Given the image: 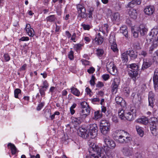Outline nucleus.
Instances as JSON below:
<instances>
[{"mask_svg":"<svg viewBox=\"0 0 158 158\" xmlns=\"http://www.w3.org/2000/svg\"><path fill=\"white\" fill-rule=\"evenodd\" d=\"M114 138L117 142L120 143L128 142L131 139L129 133L123 130L116 131Z\"/></svg>","mask_w":158,"mask_h":158,"instance_id":"4","label":"nucleus"},{"mask_svg":"<svg viewBox=\"0 0 158 158\" xmlns=\"http://www.w3.org/2000/svg\"><path fill=\"white\" fill-rule=\"evenodd\" d=\"M56 19V18L54 15H50L46 18V20L47 22H53L55 21Z\"/></svg>","mask_w":158,"mask_h":158,"instance_id":"36","label":"nucleus"},{"mask_svg":"<svg viewBox=\"0 0 158 158\" xmlns=\"http://www.w3.org/2000/svg\"><path fill=\"white\" fill-rule=\"evenodd\" d=\"M106 69L107 71L112 75H115L117 72V70L115 66L111 61L107 63Z\"/></svg>","mask_w":158,"mask_h":158,"instance_id":"8","label":"nucleus"},{"mask_svg":"<svg viewBox=\"0 0 158 158\" xmlns=\"http://www.w3.org/2000/svg\"><path fill=\"white\" fill-rule=\"evenodd\" d=\"M135 6V5L134 3L133 2V1L132 0L130 2H129L128 4L127 5L126 7L127 8L128 7H134Z\"/></svg>","mask_w":158,"mask_h":158,"instance_id":"51","label":"nucleus"},{"mask_svg":"<svg viewBox=\"0 0 158 158\" xmlns=\"http://www.w3.org/2000/svg\"><path fill=\"white\" fill-rule=\"evenodd\" d=\"M120 82V80L119 78H115L114 79L111 85V91L113 93L115 94L117 92Z\"/></svg>","mask_w":158,"mask_h":158,"instance_id":"9","label":"nucleus"},{"mask_svg":"<svg viewBox=\"0 0 158 158\" xmlns=\"http://www.w3.org/2000/svg\"><path fill=\"white\" fill-rule=\"evenodd\" d=\"M129 76L134 81L136 80L138 78V72L137 71H133L129 69L128 70Z\"/></svg>","mask_w":158,"mask_h":158,"instance_id":"22","label":"nucleus"},{"mask_svg":"<svg viewBox=\"0 0 158 158\" xmlns=\"http://www.w3.org/2000/svg\"><path fill=\"white\" fill-rule=\"evenodd\" d=\"M122 152L124 155L127 156H130L132 154L131 148L128 147H125L123 148L122 150Z\"/></svg>","mask_w":158,"mask_h":158,"instance_id":"26","label":"nucleus"},{"mask_svg":"<svg viewBox=\"0 0 158 158\" xmlns=\"http://www.w3.org/2000/svg\"><path fill=\"white\" fill-rule=\"evenodd\" d=\"M68 57L71 60H72L73 58V51L71 50L68 54Z\"/></svg>","mask_w":158,"mask_h":158,"instance_id":"58","label":"nucleus"},{"mask_svg":"<svg viewBox=\"0 0 158 158\" xmlns=\"http://www.w3.org/2000/svg\"><path fill=\"white\" fill-rule=\"evenodd\" d=\"M128 54L127 51L122 53L121 54V58L123 62H127L128 60Z\"/></svg>","mask_w":158,"mask_h":158,"instance_id":"32","label":"nucleus"},{"mask_svg":"<svg viewBox=\"0 0 158 158\" xmlns=\"http://www.w3.org/2000/svg\"><path fill=\"white\" fill-rule=\"evenodd\" d=\"M102 77L104 81H106L110 78V76L108 74H104L102 76Z\"/></svg>","mask_w":158,"mask_h":158,"instance_id":"49","label":"nucleus"},{"mask_svg":"<svg viewBox=\"0 0 158 158\" xmlns=\"http://www.w3.org/2000/svg\"><path fill=\"white\" fill-rule=\"evenodd\" d=\"M110 123L107 121L101 120L100 124V129L101 133L103 135L107 134L110 130Z\"/></svg>","mask_w":158,"mask_h":158,"instance_id":"5","label":"nucleus"},{"mask_svg":"<svg viewBox=\"0 0 158 158\" xmlns=\"http://www.w3.org/2000/svg\"><path fill=\"white\" fill-rule=\"evenodd\" d=\"M81 26L85 30H89L91 27L88 24H81Z\"/></svg>","mask_w":158,"mask_h":158,"instance_id":"48","label":"nucleus"},{"mask_svg":"<svg viewBox=\"0 0 158 158\" xmlns=\"http://www.w3.org/2000/svg\"><path fill=\"white\" fill-rule=\"evenodd\" d=\"M104 142L108 148L113 149L116 146L115 143L112 139L109 137H106L104 138Z\"/></svg>","mask_w":158,"mask_h":158,"instance_id":"10","label":"nucleus"},{"mask_svg":"<svg viewBox=\"0 0 158 158\" xmlns=\"http://www.w3.org/2000/svg\"><path fill=\"white\" fill-rule=\"evenodd\" d=\"M90 158H106L102 147H99L89 140L88 143Z\"/></svg>","mask_w":158,"mask_h":158,"instance_id":"2","label":"nucleus"},{"mask_svg":"<svg viewBox=\"0 0 158 158\" xmlns=\"http://www.w3.org/2000/svg\"><path fill=\"white\" fill-rule=\"evenodd\" d=\"M153 78L158 79V68L155 70Z\"/></svg>","mask_w":158,"mask_h":158,"instance_id":"61","label":"nucleus"},{"mask_svg":"<svg viewBox=\"0 0 158 158\" xmlns=\"http://www.w3.org/2000/svg\"><path fill=\"white\" fill-rule=\"evenodd\" d=\"M139 28L138 27H135L132 29V32L133 36L135 38H137L139 35Z\"/></svg>","mask_w":158,"mask_h":158,"instance_id":"33","label":"nucleus"},{"mask_svg":"<svg viewBox=\"0 0 158 158\" xmlns=\"http://www.w3.org/2000/svg\"><path fill=\"white\" fill-rule=\"evenodd\" d=\"M151 64V62L149 60L145 59L143 60V62L142 65V69H144L149 67Z\"/></svg>","mask_w":158,"mask_h":158,"instance_id":"28","label":"nucleus"},{"mask_svg":"<svg viewBox=\"0 0 158 158\" xmlns=\"http://www.w3.org/2000/svg\"><path fill=\"white\" fill-rule=\"evenodd\" d=\"M128 55L132 59H134L136 58L137 56V53L136 51L132 50H130L127 51Z\"/></svg>","mask_w":158,"mask_h":158,"instance_id":"31","label":"nucleus"},{"mask_svg":"<svg viewBox=\"0 0 158 158\" xmlns=\"http://www.w3.org/2000/svg\"><path fill=\"white\" fill-rule=\"evenodd\" d=\"M94 40L97 44H100L102 43L103 40V38L101 36L100 33H98L96 35Z\"/></svg>","mask_w":158,"mask_h":158,"instance_id":"23","label":"nucleus"},{"mask_svg":"<svg viewBox=\"0 0 158 158\" xmlns=\"http://www.w3.org/2000/svg\"><path fill=\"white\" fill-rule=\"evenodd\" d=\"M90 112V108H88V109H82L80 113V118L84 119L87 115L89 114Z\"/></svg>","mask_w":158,"mask_h":158,"instance_id":"14","label":"nucleus"},{"mask_svg":"<svg viewBox=\"0 0 158 158\" xmlns=\"http://www.w3.org/2000/svg\"><path fill=\"white\" fill-rule=\"evenodd\" d=\"M26 32L30 36L33 37L35 35V32L33 29L31 27L29 24H27L25 28Z\"/></svg>","mask_w":158,"mask_h":158,"instance_id":"16","label":"nucleus"},{"mask_svg":"<svg viewBox=\"0 0 158 158\" xmlns=\"http://www.w3.org/2000/svg\"><path fill=\"white\" fill-rule=\"evenodd\" d=\"M136 121L138 123L145 125H147L149 123L148 118L145 117H143L142 118H138Z\"/></svg>","mask_w":158,"mask_h":158,"instance_id":"21","label":"nucleus"},{"mask_svg":"<svg viewBox=\"0 0 158 158\" xmlns=\"http://www.w3.org/2000/svg\"><path fill=\"white\" fill-rule=\"evenodd\" d=\"M136 110L135 108H131L129 110L119 109L118 115L121 119H126L129 121L134 120L136 117Z\"/></svg>","mask_w":158,"mask_h":158,"instance_id":"3","label":"nucleus"},{"mask_svg":"<svg viewBox=\"0 0 158 158\" xmlns=\"http://www.w3.org/2000/svg\"><path fill=\"white\" fill-rule=\"evenodd\" d=\"M139 55L145 57L147 55V53L146 51H142L139 54Z\"/></svg>","mask_w":158,"mask_h":158,"instance_id":"63","label":"nucleus"},{"mask_svg":"<svg viewBox=\"0 0 158 158\" xmlns=\"http://www.w3.org/2000/svg\"><path fill=\"white\" fill-rule=\"evenodd\" d=\"M98 131L97 125L94 123L90 125L88 130L82 127L80 128L78 133L80 136L86 139L89 137L92 139H94L97 135Z\"/></svg>","mask_w":158,"mask_h":158,"instance_id":"1","label":"nucleus"},{"mask_svg":"<svg viewBox=\"0 0 158 158\" xmlns=\"http://www.w3.org/2000/svg\"><path fill=\"white\" fill-rule=\"evenodd\" d=\"M94 11V9L93 8L90 7L89 8L88 11L89 13L87 15H88V17L89 18H92L93 12Z\"/></svg>","mask_w":158,"mask_h":158,"instance_id":"45","label":"nucleus"},{"mask_svg":"<svg viewBox=\"0 0 158 158\" xmlns=\"http://www.w3.org/2000/svg\"><path fill=\"white\" fill-rule=\"evenodd\" d=\"M49 86V85L47 81L45 80L43 82V86H42V88L47 89Z\"/></svg>","mask_w":158,"mask_h":158,"instance_id":"53","label":"nucleus"},{"mask_svg":"<svg viewBox=\"0 0 158 158\" xmlns=\"http://www.w3.org/2000/svg\"><path fill=\"white\" fill-rule=\"evenodd\" d=\"M46 89L41 88L40 89L39 91L40 94L42 96H44L45 95V91Z\"/></svg>","mask_w":158,"mask_h":158,"instance_id":"55","label":"nucleus"},{"mask_svg":"<svg viewBox=\"0 0 158 158\" xmlns=\"http://www.w3.org/2000/svg\"><path fill=\"white\" fill-rule=\"evenodd\" d=\"M102 116V114L100 113V111H97L94 112V116L92 117V118L97 120L100 118Z\"/></svg>","mask_w":158,"mask_h":158,"instance_id":"39","label":"nucleus"},{"mask_svg":"<svg viewBox=\"0 0 158 158\" xmlns=\"http://www.w3.org/2000/svg\"><path fill=\"white\" fill-rule=\"evenodd\" d=\"M127 67L128 68H130L131 69L133 70V71H136L138 70L139 66L135 64H128L127 65Z\"/></svg>","mask_w":158,"mask_h":158,"instance_id":"37","label":"nucleus"},{"mask_svg":"<svg viewBox=\"0 0 158 158\" xmlns=\"http://www.w3.org/2000/svg\"><path fill=\"white\" fill-rule=\"evenodd\" d=\"M131 96L133 98V102L139 104L141 103L142 99L140 94H136L135 93H133Z\"/></svg>","mask_w":158,"mask_h":158,"instance_id":"13","label":"nucleus"},{"mask_svg":"<svg viewBox=\"0 0 158 158\" xmlns=\"http://www.w3.org/2000/svg\"><path fill=\"white\" fill-rule=\"evenodd\" d=\"M4 57L6 61H8L10 60V57L8 54H4Z\"/></svg>","mask_w":158,"mask_h":158,"instance_id":"59","label":"nucleus"},{"mask_svg":"<svg viewBox=\"0 0 158 158\" xmlns=\"http://www.w3.org/2000/svg\"><path fill=\"white\" fill-rule=\"evenodd\" d=\"M21 90L19 89H16L14 90L15 97L16 98H19L18 95L21 93Z\"/></svg>","mask_w":158,"mask_h":158,"instance_id":"42","label":"nucleus"},{"mask_svg":"<svg viewBox=\"0 0 158 158\" xmlns=\"http://www.w3.org/2000/svg\"><path fill=\"white\" fill-rule=\"evenodd\" d=\"M149 123L152 133L154 136L157 135L158 134V128L157 127L158 122L157 118L155 117L151 118Z\"/></svg>","mask_w":158,"mask_h":158,"instance_id":"6","label":"nucleus"},{"mask_svg":"<svg viewBox=\"0 0 158 158\" xmlns=\"http://www.w3.org/2000/svg\"><path fill=\"white\" fill-rule=\"evenodd\" d=\"M29 40V38L28 37H23L19 39V42L21 41H27Z\"/></svg>","mask_w":158,"mask_h":158,"instance_id":"60","label":"nucleus"},{"mask_svg":"<svg viewBox=\"0 0 158 158\" xmlns=\"http://www.w3.org/2000/svg\"><path fill=\"white\" fill-rule=\"evenodd\" d=\"M154 97V94L152 92H149L148 96L149 105L152 108L153 107L154 101H155Z\"/></svg>","mask_w":158,"mask_h":158,"instance_id":"20","label":"nucleus"},{"mask_svg":"<svg viewBox=\"0 0 158 158\" xmlns=\"http://www.w3.org/2000/svg\"><path fill=\"white\" fill-rule=\"evenodd\" d=\"M154 88L155 90H157L158 88V79L153 78Z\"/></svg>","mask_w":158,"mask_h":158,"instance_id":"41","label":"nucleus"},{"mask_svg":"<svg viewBox=\"0 0 158 158\" xmlns=\"http://www.w3.org/2000/svg\"><path fill=\"white\" fill-rule=\"evenodd\" d=\"M153 60L158 64V50H157L154 53Z\"/></svg>","mask_w":158,"mask_h":158,"instance_id":"43","label":"nucleus"},{"mask_svg":"<svg viewBox=\"0 0 158 158\" xmlns=\"http://www.w3.org/2000/svg\"><path fill=\"white\" fill-rule=\"evenodd\" d=\"M70 89L71 92L74 95L77 96H79L80 95V92L76 88H75L74 87H72Z\"/></svg>","mask_w":158,"mask_h":158,"instance_id":"34","label":"nucleus"},{"mask_svg":"<svg viewBox=\"0 0 158 158\" xmlns=\"http://www.w3.org/2000/svg\"><path fill=\"white\" fill-rule=\"evenodd\" d=\"M81 105L82 109H88V108H89L88 106V104L85 102H81Z\"/></svg>","mask_w":158,"mask_h":158,"instance_id":"47","label":"nucleus"},{"mask_svg":"<svg viewBox=\"0 0 158 158\" xmlns=\"http://www.w3.org/2000/svg\"><path fill=\"white\" fill-rule=\"evenodd\" d=\"M120 15L118 13H114L112 14L111 19L113 22H118L120 20Z\"/></svg>","mask_w":158,"mask_h":158,"instance_id":"27","label":"nucleus"},{"mask_svg":"<svg viewBox=\"0 0 158 158\" xmlns=\"http://www.w3.org/2000/svg\"><path fill=\"white\" fill-rule=\"evenodd\" d=\"M120 32L122 33L126 38L128 37V30L126 26H124L120 27Z\"/></svg>","mask_w":158,"mask_h":158,"instance_id":"29","label":"nucleus"},{"mask_svg":"<svg viewBox=\"0 0 158 158\" xmlns=\"http://www.w3.org/2000/svg\"><path fill=\"white\" fill-rule=\"evenodd\" d=\"M136 129L138 133L140 136L141 137L143 136L144 134V132L143 131L142 128L139 126H136Z\"/></svg>","mask_w":158,"mask_h":158,"instance_id":"38","label":"nucleus"},{"mask_svg":"<svg viewBox=\"0 0 158 158\" xmlns=\"http://www.w3.org/2000/svg\"><path fill=\"white\" fill-rule=\"evenodd\" d=\"M123 92L125 94H126V95L127 96L130 93L129 89L128 87H125L124 88Z\"/></svg>","mask_w":158,"mask_h":158,"instance_id":"57","label":"nucleus"},{"mask_svg":"<svg viewBox=\"0 0 158 158\" xmlns=\"http://www.w3.org/2000/svg\"><path fill=\"white\" fill-rule=\"evenodd\" d=\"M109 41L111 44V48L114 52L117 51V45L115 43V37L113 35H110Z\"/></svg>","mask_w":158,"mask_h":158,"instance_id":"11","label":"nucleus"},{"mask_svg":"<svg viewBox=\"0 0 158 158\" xmlns=\"http://www.w3.org/2000/svg\"><path fill=\"white\" fill-rule=\"evenodd\" d=\"M154 7L153 6H147L144 9V12L145 14L148 15H152L154 11Z\"/></svg>","mask_w":158,"mask_h":158,"instance_id":"15","label":"nucleus"},{"mask_svg":"<svg viewBox=\"0 0 158 158\" xmlns=\"http://www.w3.org/2000/svg\"><path fill=\"white\" fill-rule=\"evenodd\" d=\"M83 44H76L74 45L75 48L77 50H80L81 48V47L83 46Z\"/></svg>","mask_w":158,"mask_h":158,"instance_id":"50","label":"nucleus"},{"mask_svg":"<svg viewBox=\"0 0 158 158\" xmlns=\"http://www.w3.org/2000/svg\"><path fill=\"white\" fill-rule=\"evenodd\" d=\"M77 8L78 16L81 18L85 19L87 17V14L86 12V9L84 5L82 4H78L77 6Z\"/></svg>","mask_w":158,"mask_h":158,"instance_id":"7","label":"nucleus"},{"mask_svg":"<svg viewBox=\"0 0 158 158\" xmlns=\"http://www.w3.org/2000/svg\"><path fill=\"white\" fill-rule=\"evenodd\" d=\"M138 28L139 30L140 34L141 35H144L147 34L148 30L145 25L141 24Z\"/></svg>","mask_w":158,"mask_h":158,"instance_id":"25","label":"nucleus"},{"mask_svg":"<svg viewBox=\"0 0 158 158\" xmlns=\"http://www.w3.org/2000/svg\"><path fill=\"white\" fill-rule=\"evenodd\" d=\"M104 152V153H105L106 155L109 158H113L115 154L114 152H106L104 149L103 148Z\"/></svg>","mask_w":158,"mask_h":158,"instance_id":"40","label":"nucleus"},{"mask_svg":"<svg viewBox=\"0 0 158 158\" xmlns=\"http://www.w3.org/2000/svg\"><path fill=\"white\" fill-rule=\"evenodd\" d=\"M8 146L10 147L12 154L15 155V154L17 151V149L15 145L11 143H9L8 144Z\"/></svg>","mask_w":158,"mask_h":158,"instance_id":"35","label":"nucleus"},{"mask_svg":"<svg viewBox=\"0 0 158 158\" xmlns=\"http://www.w3.org/2000/svg\"><path fill=\"white\" fill-rule=\"evenodd\" d=\"M104 53V51L102 49L98 48L96 50V54L97 55L101 56H102Z\"/></svg>","mask_w":158,"mask_h":158,"instance_id":"44","label":"nucleus"},{"mask_svg":"<svg viewBox=\"0 0 158 158\" xmlns=\"http://www.w3.org/2000/svg\"><path fill=\"white\" fill-rule=\"evenodd\" d=\"M153 40L152 44L150 47L149 51L150 52H152L154 49L156 48L158 46V35L156 38H154Z\"/></svg>","mask_w":158,"mask_h":158,"instance_id":"18","label":"nucleus"},{"mask_svg":"<svg viewBox=\"0 0 158 158\" xmlns=\"http://www.w3.org/2000/svg\"><path fill=\"white\" fill-rule=\"evenodd\" d=\"M83 119L80 118V116L78 118H73L72 122L76 126L80 124L83 120Z\"/></svg>","mask_w":158,"mask_h":158,"instance_id":"30","label":"nucleus"},{"mask_svg":"<svg viewBox=\"0 0 158 158\" xmlns=\"http://www.w3.org/2000/svg\"><path fill=\"white\" fill-rule=\"evenodd\" d=\"M104 86L103 83L100 81L98 82V83L96 85V87L98 88H101Z\"/></svg>","mask_w":158,"mask_h":158,"instance_id":"64","label":"nucleus"},{"mask_svg":"<svg viewBox=\"0 0 158 158\" xmlns=\"http://www.w3.org/2000/svg\"><path fill=\"white\" fill-rule=\"evenodd\" d=\"M128 13L131 18L134 19L136 18L137 13L136 10L133 8L130 9L128 11Z\"/></svg>","mask_w":158,"mask_h":158,"instance_id":"24","label":"nucleus"},{"mask_svg":"<svg viewBox=\"0 0 158 158\" xmlns=\"http://www.w3.org/2000/svg\"><path fill=\"white\" fill-rule=\"evenodd\" d=\"M95 71V69L94 67H91L87 69V72L89 74H92L94 73Z\"/></svg>","mask_w":158,"mask_h":158,"instance_id":"54","label":"nucleus"},{"mask_svg":"<svg viewBox=\"0 0 158 158\" xmlns=\"http://www.w3.org/2000/svg\"><path fill=\"white\" fill-rule=\"evenodd\" d=\"M158 33V29L157 28H153L150 32L149 35L148 39L152 41V39H154L157 37V35Z\"/></svg>","mask_w":158,"mask_h":158,"instance_id":"12","label":"nucleus"},{"mask_svg":"<svg viewBox=\"0 0 158 158\" xmlns=\"http://www.w3.org/2000/svg\"><path fill=\"white\" fill-rule=\"evenodd\" d=\"M95 77L94 76L92 75L91 77V79L90 81V84L91 85L94 86L95 84L94 80Z\"/></svg>","mask_w":158,"mask_h":158,"instance_id":"56","label":"nucleus"},{"mask_svg":"<svg viewBox=\"0 0 158 158\" xmlns=\"http://www.w3.org/2000/svg\"><path fill=\"white\" fill-rule=\"evenodd\" d=\"M109 30V25L107 24H105L99 27V30L103 34H106L108 32Z\"/></svg>","mask_w":158,"mask_h":158,"instance_id":"19","label":"nucleus"},{"mask_svg":"<svg viewBox=\"0 0 158 158\" xmlns=\"http://www.w3.org/2000/svg\"><path fill=\"white\" fill-rule=\"evenodd\" d=\"M44 102H41L40 103L37 107V110L38 111L40 110L44 106Z\"/></svg>","mask_w":158,"mask_h":158,"instance_id":"52","label":"nucleus"},{"mask_svg":"<svg viewBox=\"0 0 158 158\" xmlns=\"http://www.w3.org/2000/svg\"><path fill=\"white\" fill-rule=\"evenodd\" d=\"M99 101V98H94L91 100L92 102L94 104H95L97 102H98Z\"/></svg>","mask_w":158,"mask_h":158,"instance_id":"62","label":"nucleus"},{"mask_svg":"<svg viewBox=\"0 0 158 158\" xmlns=\"http://www.w3.org/2000/svg\"><path fill=\"white\" fill-rule=\"evenodd\" d=\"M115 101L117 104L120 105L122 107H124L126 106V103L125 101L120 97H116L115 98Z\"/></svg>","mask_w":158,"mask_h":158,"instance_id":"17","label":"nucleus"},{"mask_svg":"<svg viewBox=\"0 0 158 158\" xmlns=\"http://www.w3.org/2000/svg\"><path fill=\"white\" fill-rule=\"evenodd\" d=\"M83 40L85 41V43L86 44H88L91 41L90 36L89 35H88L87 36H85L83 38Z\"/></svg>","mask_w":158,"mask_h":158,"instance_id":"46","label":"nucleus"}]
</instances>
